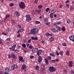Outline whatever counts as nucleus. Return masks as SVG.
<instances>
[{"mask_svg": "<svg viewBox=\"0 0 74 74\" xmlns=\"http://www.w3.org/2000/svg\"><path fill=\"white\" fill-rule=\"evenodd\" d=\"M38 29L37 28H33L31 29L30 31V34H36L38 33Z\"/></svg>", "mask_w": 74, "mask_h": 74, "instance_id": "obj_1", "label": "nucleus"}, {"mask_svg": "<svg viewBox=\"0 0 74 74\" xmlns=\"http://www.w3.org/2000/svg\"><path fill=\"white\" fill-rule=\"evenodd\" d=\"M19 6L20 7V8L23 9L25 8V4L24 2H21L20 3H19Z\"/></svg>", "mask_w": 74, "mask_h": 74, "instance_id": "obj_2", "label": "nucleus"}, {"mask_svg": "<svg viewBox=\"0 0 74 74\" xmlns=\"http://www.w3.org/2000/svg\"><path fill=\"white\" fill-rule=\"evenodd\" d=\"M49 70L50 72H53L56 70V69L53 66H50L49 67Z\"/></svg>", "mask_w": 74, "mask_h": 74, "instance_id": "obj_3", "label": "nucleus"}, {"mask_svg": "<svg viewBox=\"0 0 74 74\" xmlns=\"http://www.w3.org/2000/svg\"><path fill=\"white\" fill-rule=\"evenodd\" d=\"M42 50L39 49L38 50H37V55L38 56H39L40 55H41V53H42Z\"/></svg>", "mask_w": 74, "mask_h": 74, "instance_id": "obj_4", "label": "nucleus"}, {"mask_svg": "<svg viewBox=\"0 0 74 74\" xmlns=\"http://www.w3.org/2000/svg\"><path fill=\"white\" fill-rule=\"evenodd\" d=\"M38 58V63H41V62H42V57L41 56H39Z\"/></svg>", "mask_w": 74, "mask_h": 74, "instance_id": "obj_5", "label": "nucleus"}, {"mask_svg": "<svg viewBox=\"0 0 74 74\" xmlns=\"http://www.w3.org/2000/svg\"><path fill=\"white\" fill-rule=\"evenodd\" d=\"M69 38L70 40L73 41V42H74V35H72L71 36H70Z\"/></svg>", "mask_w": 74, "mask_h": 74, "instance_id": "obj_6", "label": "nucleus"}, {"mask_svg": "<svg viewBox=\"0 0 74 74\" xmlns=\"http://www.w3.org/2000/svg\"><path fill=\"white\" fill-rule=\"evenodd\" d=\"M38 49L37 48H34L32 49V52H33V53H35V52H36L38 51Z\"/></svg>", "mask_w": 74, "mask_h": 74, "instance_id": "obj_7", "label": "nucleus"}, {"mask_svg": "<svg viewBox=\"0 0 74 74\" xmlns=\"http://www.w3.org/2000/svg\"><path fill=\"white\" fill-rule=\"evenodd\" d=\"M19 60H21V63H22V62H24V61L25 60H23V58L22 57V56H20L19 57Z\"/></svg>", "mask_w": 74, "mask_h": 74, "instance_id": "obj_8", "label": "nucleus"}, {"mask_svg": "<svg viewBox=\"0 0 74 74\" xmlns=\"http://www.w3.org/2000/svg\"><path fill=\"white\" fill-rule=\"evenodd\" d=\"M15 14L16 15V16L18 17L20 15V14H19V12L17 11L15 12Z\"/></svg>", "mask_w": 74, "mask_h": 74, "instance_id": "obj_9", "label": "nucleus"}, {"mask_svg": "<svg viewBox=\"0 0 74 74\" xmlns=\"http://www.w3.org/2000/svg\"><path fill=\"white\" fill-rule=\"evenodd\" d=\"M55 11L54 10H50L49 11V13H50V14H53L55 13Z\"/></svg>", "mask_w": 74, "mask_h": 74, "instance_id": "obj_10", "label": "nucleus"}, {"mask_svg": "<svg viewBox=\"0 0 74 74\" xmlns=\"http://www.w3.org/2000/svg\"><path fill=\"white\" fill-rule=\"evenodd\" d=\"M11 56H12V58H13V59H15L16 58V56L14 53H12L11 54Z\"/></svg>", "mask_w": 74, "mask_h": 74, "instance_id": "obj_11", "label": "nucleus"}, {"mask_svg": "<svg viewBox=\"0 0 74 74\" xmlns=\"http://www.w3.org/2000/svg\"><path fill=\"white\" fill-rule=\"evenodd\" d=\"M31 39L32 40H38V38L37 37H32L31 38Z\"/></svg>", "mask_w": 74, "mask_h": 74, "instance_id": "obj_12", "label": "nucleus"}, {"mask_svg": "<svg viewBox=\"0 0 74 74\" xmlns=\"http://www.w3.org/2000/svg\"><path fill=\"white\" fill-rule=\"evenodd\" d=\"M16 44L14 45L12 47V49L13 51H14V49H15V48L16 47Z\"/></svg>", "mask_w": 74, "mask_h": 74, "instance_id": "obj_13", "label": "nucleus"}, {"mask_svg": "<svg viewBox=\"0 0 74 74\" xmlns=\"http://www.w3.org/2000/svg\"><path fill=\"white\" fill-rule=\"evenodd\" d=\"M45 61V63L47 64H48V62H49V60L47 59V58H45L44 59Z\"/></svg>", "mask_w": 74, "mask_h": 74, "instance_id": "obj_14", "label": "nucleus"}, {"mask_svg": "<svg viewBox=\"0 0 74 74\" xmlns=\"http://www.w3.org/2000/svg\"><path fill=\"white\" fill-rule=\"evenodd\" d=\"M5 71L6 72H9V71H10V68L8 67L5 68Z\"/></svg>", "mask_w": 74, "mask_h": 74, "instance_id": "obj_15", "label": "nucleus"}, {"mask_svg": "<svg viewBox=\"0 0 74 74\" xmlns=\"http://www.w3.org/2000/svg\"><path fill=\"white\" fill-rule=\"evenodd\" d=\"M56 28H57L58 30L59 31H61L62 28H61V27H59L58 25H56Z\"/></svg>", "mask_w": 74, "mask_h": 74, "instance_id": "obj_16", "label": "nucleus"}, {"mask_svg": "<svg viewBox=\"0 0 74 74\" xmlns=\"http://www.w3.org/2000/svg\"><path fill=\"white\" fill-rule=\"evenodd\" d=\"M22 66V67L21 68L22 70H24V69H25L26 68V65L25 64L23 65Z\"/></svg>", "mask_w": 74, "mask_h": 74, "instance_id": "obj_17", "label": "nucleus"}, {"mask_svg": "<svg viewBox=\"0 0 74 74\" xmlns=\"http://www.w3.org/2000/svg\"><path fill=\"white\" fill-rule=\"evenodd\" d=\"M10 16V15L7 14L6 15L5 17V18L4 19V20L5 21L7 19V18H9Z\"/></svg>", "mask_w": 74, "mask_h": 74, "instance_id": "obj_18", "label": "nucleus"}, {"mask_svg": "<svg viewBox=\"0 0 74 74\" xmlns=\"http://www.w3.org/2000/svg\"><path fill=\"white\" fill-rule=\"evenodd\" d=\"M49 20V18H45L44 20V23H46V22H48Z\"/></svg>", "mask_w": 74, "mask_h": 74, "instance_id": "obj_19", "label": "nucleus"}, {"mask_svg": "<svg viewBox=\"0 0 74 74\" xmlns=\"http://www.w3.org/2000/svg\"><path fill=\"white\" fill-rule=\"evenodd\" d=\"M50 56H51L52 57H55V55L54 53H50Z\"/></svg>", "mask_w": 74, "mask_h": 74, "instance_id": "obj_20", "label": "nucleus"}, {"mask_svg": "<svg viewBox=\"0 0 74 74\" xmlns=\"http://www.w3.org/2000/svg\"><path fill=\"white\" fill-rule=\"evenodd\" d=\"M52 31L54 33H56V29L55 28H53L52 29Z\"/></svg>", "mask_w": 74, "mask_h": 74, "instance_id": "obj_21", "label": "nucleus"}, {"mask_svg": "<svg viewBox=\"0 0 74 74\" xmlns=\"http://www.w3.org/2000/svg\"><path fill=\"white\" fill-rule=\"evenodd\" d=\"M49 40L50 41L52 42V41H53L54 40V38H53V37H51L49 38Z\"/></svg>", "mask_w": 74, "mask_h": 74, "instance_id": "obj_22", "label": "nucleus"}, {"mask_svg": "<svg viewBox=\"0 0 74 74\" xmlns=\"http://www.w3.org/2000/svg\"><path fill=\"white\" fill-rule=\"evenodd\" d=\"M31 20H32V18H28L26 19L27 22H30Z\"/></svg>", "mask_w": 74, "mask_h": 74, "instance_id": "obj_23", "label": "nucleus"}, {"mask_svg": "<svg viewBox=\"0 0 74 74\" xmlns=\"http://www.w3.org/2000/svg\"><path fill=\"white\" fill-rule=\"evenodd\" d=\"M43 6L42 5H39L38 7V8L39 10H40V9H41L42 8Z\"/></svg>", "mask_w": 74, "mask_h": 74, "instance_id": "obj_24", "label": "nucleus"}, {"mask_svg": "<svg viewBox=\"0 0 74 74\" xmlns=\"http://www.w3.org/2000/svg\"><path fill=\"white\" fill-rule=\"evenodd\" d=\"M8 74L9 73H8L5 72V73H4V72L3 71H2V72L0 71V74Z\"/></svg>", "mask_w": 74, "mask_h": 74, "instance_id": "obj_25", "label": "nucleus"}, {"mask_svg": "<svg viewBox=\"0 0 74 74\" xmlns=\"http://www.w3.org/2000/svg\"><path fill=\"white\" fill-rule=\"evenodd\" d=\"M11 70H15L14 66L13 65L11 66Z\"/></svg>", "mask_w": 74, "mask_h": 74, "instance_id": "obj_26", "label": "nucleus"}, {"mask_svg": "<svg viewBox=\"0 0 74 74\" xmlns=\"http://www.w3.org/2000/svg\"><path fill=\"white\" fill-rule=\"evenodd\" d=\"M41 10H36L35 11L37 12L38 13H41Z\"/></svg>", "mask_w": 74, "mask_h": 74, "instance_id": "obj_27", "label": "nucleus"}, {"mask_svg": "<svg viewBox=\"0 0 74 74\" xmlns=\"http://www.w3.org/2000/svg\"><path fill=\"white\" fill-rule=\"evenodd\" d=\"M61 30L62 32H64V31H65L66 30V29L65 27H62L61 28Z\"/></svg>", "mask_w": 74, "mask_h": 74, "instance_id": "obj_28", "label": "nucleus"}, {"mask_svg": "<svg viewBox=\"0 0 74 74\" xmlns=\"http://www.w3.org/2000/svg\"><path fill=\"white\" fill-rule=\"evenodd\" d=\"M13 66H14V69H17V68H18V66L17 65L14 64L13 65Z\"/></svg>", "mask_w": 74, "mask_h": 74, "instance_id": "obj_29", "label": "nucleus"}, {"mask_svg": "<svg viewBox=\"0 0 74 74\" xmlns=\"http://www.w3.org/2000/svg\"><path fill=\"white\" fill-rule=\"evenodd\" d=\"M41 69L42 70H45V69L44 67V66L42 65L41 66Z\"/></svg>", "mask_w": 74, "mask_h": 74, "instance_id": "obj_30", "label": "nucleus"}, {"mask_svg": "<svg viewBox=\"0 0 74 74\" xmlns=\"http://www.w3.org/2000/svg\"><path fill=\"white\" fill-rule=\"evenodd\" d=\"M50 17L51 18H53V14L50 13Z\"/></svg>", "mask_w": 74, "mask_h": 74, "instance_id": "obj_31", "label": "nucleus"}, {"mask_svg": "<svg viewBox=\"0 0 74 74\" xmlns=\"http://www.w3.org/2000/svg\"><path fill=\"white\" fill-rule=\"evenodd\" d=\"M35 23H36V24H40V23H41L39 21H35Z\"/></svg>", "mask_w": 74, "mask_h": 74, "instance_id": "obj_32", "label": "nucleus"}, {"mask_svg": "<svg viewBox=\"0 0 74 74\" xmlns=\"http://www.w3.org/2000/svg\"><path fill=\"white\" fill-rule=\"evenodd\" d=\"M36 10L34 11V10H33L32 12V14H33V15H34L36 14Z\"/></svg>", "mask_w": 74, "mask_h": 74, "instance_id": "obj_33", "label": "nucleus"}, {"mask_svg": "<svg viewBox=\"0 0 74 74\" xmlns=\"http://www.w3.org/2000/svg\"><path fill=\"white\" fill-rule=\"evenodd\" d=\"M59 54L61 55L62 56H63V51H60L59 52Z\"/></svg>", "mask_w": 74, "mask_h": 74, "instance_id": "obj_34", "label": "nucleus"}, {"mask_svg": "<svg viewBox=\"0 0 74 74\" xmlns=\"http://www.w3.org/2000/svg\"><path fill=\"white\" fill-rule=\"evenodd\" d=\"M11 31V29L10 28H8L7 29V31L8 32H10Z\"/></svg>", "mask_w": 74, "mask_h": 74, "instance_id": "obj_35", "label": "nucleus"}, {"mask_svg": "<svg viewBox=\"0 0 74 74\" xmlns=\"http://www.w3.org/2000/svg\"><path fill=\"white\" fill-rule=\"evenodd\" d=\"M8 57L9 59H11V58H12V56H11V54H10L8 55Z\"/></svg>", "mask_w": 74, "mask_h": 74, "instance_id": "obj_36", "label": "nucleus"}, {"mask_svg": "<svg viewBox=\"0 0 74 74\" xmlns=\"http://www.w3.org/2000/svg\"><path fill=\"white\" fill-rule=\"evenodd\" d=\"M35 69L36 70H39V66H36L35 67Z\"/></svg>", "mask_w": 74, "mask_h": 74, "instance_id": "obj_37", "label": "nucleus"}, {"mask_svg": "<svg viewBox=\"0 0 74 74\" xmlns=\"http://www.w3.org/2000/svg\"><path fill=\"white\" fill-rule=\"evenodd\" d=\"M22 46L23 48H26V44H25L24 43L22 45Z\"/></svg>", "mask_w": 74, "mask_h": 74, "instance_id": "obj_38", "label": "nucleus"}, {"mask_svg": "<svg viewBox=\"0 0 74 74\" xmlns=\"http://www.w3.org/2000/svg\"><path fill=\"white\" fill-rule=\"evenodd\" d=\"M25 17L27 18H31V17H30V16H29V14L26 15L25 16Z\"/></svg>", "mask_w": 74, "mask_h": 74, "instance_id": "obj_39", "label": "nucleus"}, {"mask_svg": "<svg viewBox=\"0 0 74 74\" xmlns=\"http://www.w3.org/2000/svg\"><path fill=\"white\" fill-rule=\"evenodd\" d=\"M67 23L69 24V23H70V22H71V20L69 19L67 20Z\"/></svg>", "mask_w": 74, "mask_h": 74, "instance_id": "obj_40", "label": "nucleus"}, {"mask_svg": "<svg viewBox=\"0 0 74 74\" xmlns=\"http://www.w3.org/2000/svg\"><path fill=\"white\" fill-rule=\"evenodd\" d=\"M45 35L46 36H50V34L48 32H47L46 33Z\"/></svg>", "mask_w": 74, "mask_h": 74, "instance_id": "obj_41", "label": "nucleus"}, {"mask_svg": "<svg viewBox=\"0 0 74 74\" xmlns=\"http://www.w3.org/2000/svg\"><path fill=\"white\" fill-rule=\"evenodd\" d=\"M33 46L31 45H30L29 47V48L30 49H32L33 48Z\"/></svg>", "mask_w": 74, "mask_h": 74, "instance_id": "obj_42", "label": "nucleus"}, {"mask_svg": "<svg viewBox=\"0 0 74 74\" xmlns=\"http://www.w3.org/2000/svg\"><path fill=\"white\" fill-rule=\"evenodd\" d=\"M14 4L13 3H11L10 4V7H12L13 6H14Z\"/></svg>", "mask_w": 74, "mask_h": 74, "instance_id": "obj_43", "label": "nucleus"}, {"mask_svg": "<svg viewBox=\"0 0 74 74\" xmlns=\"http://www.w3.org/2000/svg\"><path fill=\"white\" fill-rule=\"evenodd\" d=\"M49 8H47L45 10V11L46 12H48L49 11Z\"/></svg>", "mask_w": 74, "mask_h": 74, "instance_id": "obj_44", "label": "nucleus"}, {"mask_svg": "<svg viewBox=\"0 0 74 74\" xmlns=\"http://www.w3.org/2000/svg\"><path fill=\"white\" fill-rule=\"evenodd\" d=\"M51 56H49L47 57V59L49 60H51Z\"/></svg>", "mask_w": 74, "mask_h": 74, "instance_id": "obj_45", "label": "nucleus"}, {"mask_svg": "<svg viewBox=\"0 0 74 74\" xmlns=\"http://www.w3.org/2000/svg\"><path fill=\"white\" fill-rule=\"evenodd\" d=\"M69 53H70V52H69V51H67L66 53V54L67 55H69Z\"/></svg>", "mask_w": 74, "mask_h": 74, "instance_id": "obj_46", "label": "nucleus"}, {"mask_svg": "<svg viewBox=\"0 0 74 74\" xmlns=\"http://www.w3.org/2000/svg\"><path fill=\"white\" fill-rule=\"evenodd\" d=\"M70 73L71 74H74V71L73 70H71L70 72Z\"/></svg>", "mask_w": 74, "mask_h": 74, "instance_id": "obj_47", "label": "nucleus"}, {"mask_svg": "<svg viewBox=\"0 0 74 74\" xmlns=\"http://www.w3.org/2000/svg\"><path fill=\"white\" fill-rule=\"evenodd\" d=\"M32 40V39H29L28 40L27 42L28 43H30L31 42V40Z\"/></svg>", "mask_w": 74, "mask_h": 74, "instance_id": "obj_48", "label": "nucleus"}, {"mask_svg": "<svg viewBox=\"0 0 74 74\" xmlns=\"http://www.w3.org/2000/svg\"><path fill=\"white\" fill-rule=\"evenodd\" d=\"M73 7L71 6L70 8V10H71V11H72L73 10Z\"/></svg>", "mask_w": 74, "mask_h": 74, "instance_id": "obj_49", "label": "nucleus"}, {"mask_svg": "<svg viewBox=\"0 0 74 74\" xmlns=\"http://www.w3.org/2000/svg\"><path fill=\"white\" fill-rule=\"evenodd\" d=\"M59 60V59L58 58H57L55 60V62H58Z\"/></svg>", "mask_w": 74, "mask_h": 74, "instance_id": "obj_50", "label": "nucleus"}, {"mask_svg": "<svg viewBox=\"0 0 74 74\" xmlns=\"http://www.w3.org/2000/svg\"><path fill=\"white\" fill-rule=\"evenodd\" d=\"M55 60H51V63H54L55 62Z\"/></svg>", "mask_w": 74, "mask_h": 74, "instance_id": "obj_51", "label": "nucleus"}, {"mask_svg": "<svg viewBox=\"0 0 74 74\" xmlns=\"http://www.w3.org/2000/svg\"><path fill=\"white\" fill-rule=\"evenodd\" d=\"M63 46H64V47H66V43H63L62 44Z\"/></svg>", "mask_w": 74, "mask_h": 74, "instance_id": "obj_52", "label": "nucleus"}, {"mask_svg": "<svg viewBox=\"0 0 74 74\" xmlns=\"http://www.w3.org/2000/svg\"><path fill=\"white\" fill-rule=\"evenodd\" d=\"M49 24H50V23L49 22H47L46 23V25H47L48 26V25H49Z\"/></svg>", "mask_w": 74, "mask_h": 74, "instance_id": "obj_53", "label": "nucleus"}, {"mask_svg": "<svg viewBox=\"0 0 74 74\" xmlns=\"http://www.w3.org/2000/svg\"><path fill=\"white\" fill-rule=\"evenodd\" d=\"M11 21L12 22H13V23H16L15 21L14 20L12 19L11 20Z\"/></svg>", "mask_w": 74, "mask_h": 74, "instance_id": "obj_54", "label": "nucleus"}, {"mask_svg": "<svg viewBox=\"0 0 74 74\" xmlns=\"http://www.w3.org/2000/svg\"><path fill=\"white\" fill-rule=\"evenodd\" d=\"M30 59H33V58H34V56H31L30 57Z\"/></svg>", "mask_w": 74, "mask_h": 74, "instance_id": "obj_55", "label": "nucleus"}, {"mask_svg": "<svg viewBox=\"0 0 74 74\" xmlns=\"http://www.w3.org/2000/svg\"><path fill=\"white\" fill-rule=\"evenodd\" d=\"M61 23H62V22H58L57 23V25H60V24H61Z\"/></svg>", "mask_w": 74, "mask_h": 74, "instance_id": "obj_56", "label": "nucleus"}, {"mask_svg": "<svg viewBox=\"0 0 74 74\" xmlns=\"http://www.w3.org/2000/svg\"><path fill=\"white\" fill-rule=\"evenodd\" d=\"M44 18V16H41L39 17V19H41V18Z\"/></svg>", "mask_w": 74, "mask_h": 74, "instance_id": "obj_57", "label": "nucleus"}, {"mask_svg": "<svg viewBox=\"0 0 74 74\" xmlns=\"http://www.w3.org/2000/svg\"><path fill=\"white\" fill-rule=\"evenodd\" d=\"M69 67H72L73 64H69Z\"/></svg>", "mask_w": 74, "mask_h": 74, "instance_id": "obj_58", "label": "nucleus"}, {"mask_svg": "<svg viewBox=\"0 0 74 74\" xmlns=\"http://www.w3.org/2000/svg\"><path fill=\"white\" fill-rule=\"evenodd\" d=\"M26 45L27 47H29V45H30L29 44L27 43Z\"/></svg>", "mask_w": 74, "mask_h": 74, "instance_id": "obj_59", "label": "nucleus"}, {"mask_svg": "<svg viewBox=\"0 0 74 74\" xmlns=\"http://www.w3.org/2000/svg\"><path fill=\"white\" fill-rule=\"evenodd\" d=\"M70 2V1H69V0H67L66 1V4H67V3H69Z\"/></svg>", "mask_w": 74, "mask_h": 74, "instance_id": "obj_60", "label": "nucleus"}, {"mask_svg": "<svg viewBox=\"0 0 74 74\" xmlns=\"http://www.w3.org/2000/svg\"><path fill=\"white\" fill-rule=\"evenodd\" d=\"M66 6L67 7H68V8H69V4H66Z\"/></svg>", "mask_w": 74, "mask_h": 74, "instance_id": "obj_61", "label": "nucleus"}, {"mask_svg": "<svg viewBox=\"0 0 74 74\" xmlns=\"http://www.w3.org/2000/svg\"><path fill=\"white\" fill-rule=\"evenodd\" d=\"M2 34H4V35H5V36H6L7 35V33H4V32H3L2 33Z\"/></svg>", "mask_w": 74, "mask_h": 74, "instance_id": "obj_62", "label": "nucleus"}, {"mask_svg": "<svg viewBox=\"0 0 74 74\" xmlns=\"http://www.w3.org/2000/svg\"><path fill=\"white\" fill-rule=\"evenodd\" d=\"M69 64H73V61H70L69 62Z\"/></svg>", "mask_w": 74, "mask_h": 74, "instance_id": "obj_63", "label": "nucleus"}, {"mask_svg": "<svg viewBox=\"0 0 74 74\" xmlns=\"http://www.w3.org/2000/svg\"><path fill=\"white\" fill-rule=\"evenodd\" d=\"M35 3H38V0H35Z\"/></svg>", "mask_w": 74, "mask_h": 74, "instance_id": "obj_64", "label": "nucleus"}]
</instances>
